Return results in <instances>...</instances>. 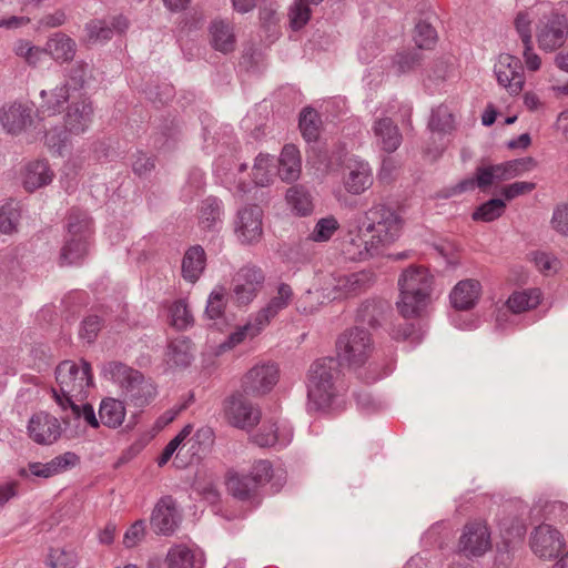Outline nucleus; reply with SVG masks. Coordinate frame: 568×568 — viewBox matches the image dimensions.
I'll use <instances>...</instances> for the list:
<instances>
[{"mask_svg": "<svg viewBox=\"0 0 568 568\" xmlns=\"http://www.w3.org/2000/svg\"><path fill=\"white\" fill-rule=\"evenodd\" d=\"M341 362L336 357L316 359L307 374V397L311 408L316 410L329 407L345 389Z\"/></svg>", "mask_w": 568, "mask_h": 568, "instance_id": "1", "label": "nucleus"}, {"mask_svg": "<svg viewBox=\"0 0 568 568\" xmlns=\"http://www.w3.org/2000/svg\"><path fill=\"white\" fill-rule=\"evenodd\" d=\"M103 375L119 385L123 400L134 407L148 406L158 394L151 378L121 362L106 363Z\"/></svg>", "mask_w": 568, "mask_h": 568, "instance_id": "2", "label": "nucleus"}, {"mask_svg": "<svg viewBox=\"0 0 568 568\" xmlns=\"http://www.w3.org/2000/svg\"><path fill=\"white\" fill-rule=\"evenodd\" d=\"M433 276L423 266H409L398 278L399 301L398 312L405 318L422 314L429 302Z\"/></svg>", "mask_w": 568, "mask_h": 568, "instance_id": "3", "label": "nucleus"}, {"mask_svg": "<svg viewBox=\"0 0 568 568\" xmlns=\"http://www.w3.org/2000/svg\"><path fill=\"white\" fill-rule=\"evenodd\" d=\"M403 226L404 220L397 210L383 203L374 204L365 211L361 222V231H365L379 248L397 241Z\"/></svg>", "mask_w": 568, "mask_h": 568, "instance_id": "4", "label": "nucleus"}, {"mask_svg": "<svg viewBox=\"0 0 568 568\" xmlns=\"http://www.w3.org/2000/svg\"><path fill=\"white\" fill-rule=\"evenodd\" d=\"M55 379L59 389L52 388V397L59 407H64L62 398L71 402L83 400L87 397L88 389L93 385L91 365L87 361L78 366L71 361L60 363L55 369Z\"/></svg>", "mask_w": 568, "mask_h": 568, "instance_id": "5", "label": "nucleus"}, {"mask_svg": "<svg viewBox=\"0 0 568 568\" xmlns=\"http://www.w3.org/2000/svg\"><path fill=\"white\" fill-rule=\"evenodd\" d=\"M91 220L85 212L72 210L68 217V236L61 248V266L80 263L88 253Z\"/></svg>", "mask_w": 568, "mask_h": 568, "instance_id": "6", "label": "nucleus"}, {"mask_svg": "<svg viewBox=\"0 0 568 568\" xmlns=\"http://www.w3.org/2000/svg\"><path fill=\"white\" fill-rule=\"evenodd\" d=\"M374 349V341L369 332L361 327L346 329L336 341L338 361H344L349 366L364 365Z\"/></svg>", "mask_w": 568, "mask_h": 568, "instance_id": "7", "label": "nucleus"}, {"mask_svg": "<svg viewBox=\"0 0 568 568\" xmlns=\"http://www.w3.org/2000/svg\"><path fill=\"white\" fill-rule=\"evenodd\" d=\"M490 535V529L485 520L467 521L457 542V552L468 559L483 557L491 549Z\"/></svg>", "mask_w": 568, "mask_h": 568, "instance_id": "8", "label": "nucleus"}, {"mask_svg": "<svg viewBox=\"0 0 568 568\" xmlns=\"http://www.w3.org/2000/svg\"><path fill=\"white\" fill-rule=\"evenodd\" d=\"M568 38V19L551 12L542 16L536 24V40L540 50L554 52L561 48Z\"/></svg>", "mask_w": 568, "mask_h": 568, "instance_id": "9", "label": "nucleus"}, {"mask_svg": "<svg viewBox=\"0 0 568 568\" xmlns=\"http://www.w3.org/2000/svg\"><path fill=\"white\" fill-rule=\"evenodd\" d=\"M265 275L255 265L241 267L232 280V297L240 306L250 304L263 286Z\"/></svg>", "mask_w": 568, "mask_h": 568, "instance_id": "10", "label": "nucleus"}, {"mask_svg": "<svg viewBox=\"0 0 568 568\" xmlns=\"http://www.w3.org/2000/svg\"><path fill=\"white\" fill-rule=\"evenodd\" d=\"M261 416L260 407L243 394L236 393L229 397L225 403V417L236 428L251 430L258 424Z\"/></svg>", "mask_w": 568, "mask_h": 568, "instance_id": "11", "label": "nucleus"}, {"mask_svg": "<svg viewBox=\"0 0 568 568\" xmlns=\"http://www.w3.org/2000/svg\"><path fill=\"white\" fill-rule=\"evenodd\" d=\"M181 519L176 500L172 496H163L154 506L150 525L155 534L170 536L178 529Z\"/></svg>", "mask_w": 568, "mask_h": 568, "instance_id": "12", "label": "nucleus"}, {"mask_svg": "<svg viewBox=\"0 0 568 568\" xmlns=\"http://www.w3.org/2000/svg\"><path fill=\"white\" fill-rule=\"evenodd\" d=\"M529 544L532 552L540 559L556 558L566 545L561 534L546 524L531 531Z\"/></svg>", "mask_w": 568, "mask_h": 568, "instance_id": "13", "label": "nucleus"}, {"mask_svg": "<svg viewBox=\"0 0 568 568\" xmlns=\"http://www.w3.org/2000/svg\"><path fill=\"white\" fill-rule=\"evenodd\" d=\"M373 282L374 274L369 271L332 275L328 283L332 292L327 293L326 296L336 300L356 295L368 288Z\"/></svg>", "mask_w": 568, "mask_h": 568, "instance_id": "14", "label": "nucleus"}, {"mask_svg": "<svg viewBox=\"0 0 568 568\" xmlns=\"http://www.w3.org/2000/svg\"><path fill=\"white\" fill-rule=\"evenodd\" d=\"M498 83L506 88L511 95L521 92L525 79L521 61L508 53L499 55L494 68Z\"/></svg>", "mask_w": 568, "mask_h": 568, "instance_id": "15", "label": "nucleus"}, {"mask_svg": "<svg viewBox=\"0 0 568 568\" xmlns=\"http://www.w3.org/2000/svg\"><path fill=\"white\" fill-rule=\"evenodd\" d=\"M278 379V368L274 364H258L252 367L243 377L242 388L252 396L264 395L275 386Z\"/></svg>", "mask_w": 568, "mask_h": 568, "instance_id": "16", "label": "nucleus"}, {"mask_svg": "<svg viewBox=\"0 0 568 568\" xmlns=\"http://www.w3.org/2000/svg\"><path fill=\"white\" fill-rule=\"evenodd\" d=\"M262 216L258 205H247L239 211L235 233L242 244H254L262 239Z\"/></svg>", "mask_w": 568, "mask_h": 568, "instance_id": "17", "label": "nucleus"}, {"mask_svg": "<svg viewBox=\"0 0 568 568\" xmlns=\"http://www.w3.org/2000/svg\"><path fill=\"white\" fill-rule=\"evenodd\" d=\"M30 438L39 445H52L61 436V422L44 412L32 415L28 423Z\"/></svg>", "mask_w": 568, "mask_h": 568, "instance_id": "18", "label": "nucleus"}, {"mask_svg": "<svg viewBox=\"0 0 568 568\" xmlns=\"http://www.w3.org/2000/svg\"><path fill=\"white\" fill-rule=\"evenodd\" d=\"M373 184L372 170L367 162L349 160L343 173L345 190L354 195L362 194Z\"/></svg>", "mask_w": 568, "mask_h": 568, "instance_id": "19", "label": "nucleus"}, {"mask_svg": "<svg viewBox=\"0 0 568 568\" xmlns=\"http://www.w3.org/2000/svg\"><path fill=\"white\" fill-rule=\"evenodd\" d=\"M32 108L14 102L0 109V123L10 134H19L32 124Z\"/></svg>", "mask_w": 568, "mask_h": 568, "instance_id": "20", "label": "nucleus"}, {"mask_svg": "<svg viewBox=\"0 0 568 568\" xmlns=\"http://www.w3.org/2000/svg\"><path fill=\"white\" fill-rule=\"evenodd\" d=\"M378 250L379 247L373 244V239L365 231H361V225L358 231L351 232L342 244V253L349 261L365 260Z\"/></svg>", "mask_w": 568, "mask_h": 568, "instance_id": "21", "label": "nucleus"}, {"mask_svg": "<svg viewBox=\"0 0 568 568\" xmlns=\"http://www.w3.org/2000/svg\"><path fill=\"white\" fill-rule=\"evenodd\" d=\"M505 180H507V174L505 175V169H503L501 163L496 165H481L476 169L475 178L466 179L458 183L454 189V193L473 190L475 186L485 190L495 182Z\"/></svg>", "mask_w": 568, "mask_h": 568, "instance_id": "22", "label": "nucleus"}, {"mask_svg": "<svg viewBox=\"0 0 568 568\" xmlns=\"http://www.w3.org/2000/svg\"><path fill=\"white\" fill-rule=\"evenodd\" d=\"M78 400L71 402L67 398H62L61 403H64V407H60L62 415L61 422L68 427H78V422L83 419L92 428L100 426V417L97 418L95 412L90 404H78Z\"/></svg>", "mask_w": 568, "mask_h": 568, "instance_id": "23", "label": "nucleus"}, {"mask_svg": "<svg viewBox=\"0 0 568 568\" xmlns=\"http://www.w3.org/2000/svg\"><path fill=\"white\" fill-rule=\"evenodd\" d=\"M93 108L88 99L73 102L68 106L64 122L65 129L74 134L83 133L92 122Z\"/></svg>", "mask_w": 568, "mask_h": 568, "instance_id": "24", "label": "nucleus"}, {"mask_svg": "<svg viewBox=\"0 0 568 568\" xmlns=\"http://www.w3.org/2000/svg\"><path fill=\"white\" fill-rule=\"evenodd\" d=\"M225 485L229 494L237 500L258 504V488L246 474L227 471Z\"/></svg>", "mask_w": 568, "mask_h": 568, "instance_id": "25", "label": "nucleus"}, {"mask_svg": "<svg viewBox=\"0 0 568 568\" xmlns=\"http://www.w3.org/2000/svg\"><path fill=\"white\" fill-rule=\"evenodd\" d=\"M293 296L292 287L286 283H281L266 306L255 314L258 324L266 327L281 311L285 310L291 304Z\"/></svg>", "mask_w": 568, "mask_h": 568, "instance_id": "26", "label": "nucleus"}, {"mask_svg": "<svg viewBox=\"0 0 568 568\" xmlns=\"http://www.w3.org/2000/svg\"><path fill=\"white\" fill-rule=\"evenodd\" d=\"M53 176V171L45 160H36L24 166L22 184L28 192H33L50 184Z\"/></svg>", "mask_w": 568, "mask_h": 568, "instance_id": "27", "label": "nucleus"}, {"mask_svg": "<svg viewBox=\"0 0 568 568\" xmlns=\"http://www.w3.org/2000/svg\"><path fill=\"white\" fill-rule=\"evenodd\" d=\"M373 132L377 144L387 153L395 152L402 144V133L390 118H382L374 122Z\"/></svg>", "mask_w": 568, "mask_h": 568, "instance_id": "28", "label": "nucleus"}, {"mask_svg": "<svg viewBox=\"0 0 568 568\" xmlns=\"http://www.w3.org/2000/svg\"><path fill=\"white\" fill-rule=\"evenodd\" d=\"M481 292L479 281L474 278L458 282L450 293V302L456 310H469L475 306Z\"/></svg>", "mask_w": 568, "mask_h": 568, "instance_id": "29", "label": "nucleus"}, {"mask_svg": "<svg viewBox=\"0 0 568 568\" xmlns=\"http://www.w3.org/2000/svg\"><path fill=\"white\" fill-rule=\"evenodd\" d=\"M302 171V161L298 149L293 144H286L278 159V175L282 181L291 183L296 181Z\"/></svg>", "mask_w": 568, "mask_h": 568, "instance_id": "30", "label": "nucleus"}, {"mask_svg": "<svg viewBox=\"0 0 568 568\" xmlns=\"http://www.w3.org/2000/svg\"><path fill=\"white\" fill-rule=\"evenodd\" d=\"M206 254L201 245L191 246L182 260V276L194 284L205 268Z\"/></svg>", "mask_w": 568, "mask_h": 568, "instance_id": "31", "label": "nucleus"}, {"mask_svg": "<svg viewBox=\"0 0 568 568\" xmlns=\"http://www.w3.org/2000/svg\"><path fill=\"white\" fill-rule=\"evenodd\" d=\"M75 42L64 33L53 34L45 43L44 54H50L55 61L67 62L75 54Z\"/></svg>", "mask_w": 568, "mask_h": 568, "instance_id": "32", "label": "nucleus"}, {"mask_svg": "<svg viewBox=\"0 0 568 568\" xmlns=\"http://www.w3.org/2000/svg\"><path fill=\"white\" fill-rule=\"evenodd\" d=\"M124 400L112 397L103 398L99 407L101 423L109 428L120 427L125 418Z\"/></svg>", "mask_w": 568, "mask_h": 568, "instance_id": "33", "label": "nucleus"}, {"mask_svg": "<svg viewBox=\"0 0 568 568\" xmlns=\"http://www.w3.org/2000/svg\"><path fill=\"white\" fill-rule=\"evenodd\" d=\"M211 43L213 48L222 53L232 52L235 48V36L230 23L214 21L210 27Z\"/></svg>", "mask_w": 568, "mask_h": 568, "instance_id": "34", "label": "nucleus"}, {"mask_svg": "<svg viewBox=\"0 0 568 568\" xmlns=\"http://www.w3.org/2000/svg\"><path fill=\"white\" fill-rule=\"evenodd\" d=\"M387 307V303L382 300L365 301L357 310V321L371 327H377Z\"/></svg>", "mask_w": 568, "mask_h": 568, "instance_id": "35", "label": "nucleus"}, {"mask_svg": "<svg viewBox=\"0 0 568 568\" xmlns=\"http://www.w3.org/2000/svg\"><path fill=\"white\" fill-rule=\"evenodd\" d=\"M168 362L179 367H186L193 358L192 343L187 337L173 339L166 352Z\"/></svg>", "mask_w": 568, "mask_h": 568, "instance_id": "36", "label": "nucleus"}, {"mask_svg": "<svg viewBox=\"0 0 568 568\" xmlns=\"http://www.w3.org/2000/svg\"><path fill=\"white\" fill-rule=\"evenodd\" d=\"M286 201L298 215H308L313 211L312 196L302 185L291 186L286 192Z\"/></svg>", "mask_w": 568, "mask_h": 568, "instance_id": "37", "label": "nucleus"}, {"mask_svg": "<svg viewBox=\"0 0 568 568\" xmlns=\"http://www.w3.org/2000/svg\"><path fill=\"white\" fill-rule=\"evenodd\" d=\"M539 302L540 292L538 290H530L513 293L506 304L509 311L515 314H519L536 307Z\"/></svg>", "mask_w": 568, "mask_h": 568, "instance_id": "38", "label": "nucleus"}, {"mask_svg": "<svg viewBox=\"0 0 568 568\" xmlns=\"http://www.w3.org/2000/svg\"><path fill=\"white\" fill-rule=\"evenodd\" d=\"M274 168L273 159L270 155H257L252 168L253 182L257 186L270 185L275 175Z\"/></svg>", "mask_w": 568, "mask_h": 568, "instance_id": "39", "label": "nucleus"}, {"mask_svg": "<svg viewBox=\"0 0 568 568\" xmlns=\"http://www.w3.org/2000/svg\"><path fill=\"white\" fill-rule=\"evenodd\" d=\"M428 128L433 133L446 134L454 130V115L447 105H439L432 111Z\"/></svg>", "mask_w": 568, "mask_h": 568, "instance_id": "40", "label": "nucleus"}, {"mask_svg": "<svg viewBox=\"0 0 568 568\" xmlns=\"http://www.w3.org/2000/svg\"><path fill=\"white\" fill-rule=\"evenodd\" d=\"M320 114L311 108H305L300 114V130L303 138L311 142L316 141L320 135Z\"/></svg>", "mask_w": 568, "mask_h": 568, "instance_id": "41", "label": "nucleus"}, {"mask_svg": "<svg viewBox=\"0 0 568 568\" xmlns=\"http://www.w3.org/2000/svg\"><path fill=\"white\" fill-rule=\"evenodd\" d=\"M40 97L43 100L42 109L54 114L70 97L69 83L65 82L63 85L57 87L50 94L45 90H42Z\"/></svg>", "mask_w": 568, "mask_h": 568, "instance_id": "42", "label": "nucleus"}, {"mask_svg": "<svg viewBox=\"0 0 568 568\" xmlns=\"http://www.w3.org/2000/svg\"><path fill=\"white\" fill-rule=\"evenodd\" d=\"M13 52L29 65L37 67L44 55V48L32 45L28 40H18L14 43Z\"/></svg>", "mask_w": 568, "mask_h": 568, "instance_id": "43", "label": "nucleus"}, {"mask_svg": "<svg viewBox=\"0 0 568 568\" xmlns=\"http://www.w3.org/2000/svg\"><path fill=\"white\" fill-rule=\"evenodd\" d=\"M506 207V204L500 199H491L481 204L474 213L475 221L491 222L498 219Z\"/></svg>", "mask_w": 568, "mask_h": 568, "instance_id": "44", "label": "nucleus"}, {"mask_svg": "<svg viewBox=\"0 0 568 568\" xmlns=\"http://www.w3.org/2000/svg\"><path fill=\"white\" fill-rule=\"evenodd\" d=\"M339 223L334 216L323 217L317 221L310 239L314 242H326L338 230Z\"/></svg>", "mask_w": 568, "mask_h": 568, "instance_id": "45", "label": "nucleus"}, {"mask_svg": "<svg viewBox=\"0 0 568 568\" xmlns=\"http://www.w3.org/2000/svg\"><path fill=\"white\" fill-rule=\"evenodd\" d=\"M306 0H294L290 7L288 18L292 29H302L311 18V9Z\"/></svg>", "mask_w": 568, "mask_h": 568, "instance_id": "46", "label": "nucleus"}, {"mask_svg": "<svg viewBox=\"0 0 568 568\" xmlns=\"http://www.w3.org/2000/svg\"><path fill=\"white\" fill-rule=\"evenodd\" d=\"M171 324L178 329H185L193 323V316L183 300L174 302L170 307Z\"/></svg>", "mask_w": 568, "mask_h": 568, "instance_id": "47", "label": "nucleus"}, {"mask_svg": "<svg viewBox=\"0 0 568 568\" xmlns=\"http://www.w3.org/2000/svg\"><path fill=\"white\" fill-rule=\"evenodd\" d=\"M168 568H192L193 554L185 546H175L166 555Z\"/></svg>", "mask_w": 568, "mask_h": 568, "instance_id": "48", "label": "nucleus"}, {"mask_svg": "<svg viewBox=\"0 0 568 568\" xmlns=\"http://www.w3.org/2000/svg\"><path fill=\"white\" fill-rule=\"evenodd\" d=\"M263 328H265V326L258 324V321H256V315H254V317L251 321H248L245 325L239 327L234 333H232L229 337L227 343H225L223 346H227L229 348H231L243 342L247 336H256Z\"/></svg>", "mask_w": 568, "mask_h": 568, "instance_id": "49", "label": "nucleus"}, {"mask_svg": "<svg viewBox=\"0 0 568 568\" xmlns=\"http://www.w3.org/2000/svg\"><path fill=\"white\" fill-rule=\"evenodd\" d=\"M221 206L216 199H206L201 207L200 223L203 229L211 230L220 220Z\"/></svg>", "mask_w": 568, "mask_h": 568, "instance_id": "50", "label": "nucleus"}, {"mask_svg": "<svg viewBox=\"0 0 568 568\" xmlns=\"http://www.w3.org/2000/svg\"><path fill=\"white\" fill-rule=\"evenodd\" d=\"M437 40L436 30L426 21H419L415 27L414 41L418 49H430Z\"/></svg>", "mask_w": 568, "mask_h": 568, "instance_id": "51", "label": "nucleus"}, {"mask_svg": "<svg viewBox=\"0 0 568 568\" xmlns=\"http://www.w3.org/2000/svg\"><path fill=\"white\" fill-rule=\"evenodd\" d=\"M503 169H505V175L507 174V180L519 176L523 173L532 170L536 168L537 162L535 159L528 156L517 160H511L501 163Z\"/></svg>", "mask_w": 568, "mask_h": 568, "instance_id": "52", "label": "nucleus"}, {"mask_svg": "<svg viewBox=\"0 0 568 568\" xmlns=\"http://www.w3.org/2000/svg\"><path fill=\"white\" fill-rule=\"evenodd\" d=\"M48 564L52 568H74L77 556L74 552L62 548L51 549L48 556Z\"/></svg>", "mask_w": 568, "mask_h": 568, "instance_id": "53", "label": "nucleus"}, {"mask_svg": "<svg viewBox=\"0 0 568 568\" xmlns=\"http://www.w3.org/2000/svg\"><path fill=\"white\" fill-rule=\"evenodd\" d=\"M225 305V290L220 287L210 294L205 313L211 320L220 318L224 313Z\"/></svg>", "mask_w": 568, "mask_h": 568, "instance_id": "54", "label": "nucleus"}, {"mask_svg": "<svg viewBox=\"0 0 568 568\" xmlns=\"http://www.w3.org/2000/svg\"><path fill=\"white\" fill-rule=\"evenodd\" d=\"M88 39L90 41H104L112 38V28L104 20H92L85 26Z\"/></svg>", "mask_w": 568, "mask_h": 568, "instance_id": "55", "label": "nucleus"}, {"mask_svg": "<svg viewBox=\"0 0 568 568\" xmlns=\"http://www.w3.org/2000/svg\"><path fill=\"white\" fill-rule=\"evenodd\" d=\"M20 219L19 211L11 204L3 205L0 210V231L4 234H11L17 230Z\"/></svg>", "mask_w": 568, "mask_h": 568, "instance_id": "56", "label": "nucleus"}, {"mask_svg": "<svg viewBox=\"0 0 568 568\" xmlns=\"http://www.w3.org/2000/svg\"><path fill=\"white\" fill-rule=\"evenodd\" d=\"M423 60V55L417 50L407 52H400L396 54L394 64L399 73H405L419 65Z\"/></svg>", "mask_w": 568, "mask_h": 568, "instance_id": "57", "label": "nucleus"}, {"mask_svg": "<svg viewBox=\"0 0 568 568\" xmlns=\"http://www.w3.org/2000/svg\"><path fill=\"white\" fill-rule=\"evenodd\" d=\"M257 488L265 485L272 477V464L268 460H257L246 474Z\"/></svg>", "mask_w": 568, "mask_h": 568, "instance_id": "58", "label": "nucleus"}, {"mask_svg": "<svg viewBox=\"0 0 568 568\" xmlns=\"http://www.w3.org/2000/svg\"><path fill=\"white\" fill-rule=\"evenodd\" d=\"M252 440L260 447H270L277 442V428L275 424H264L261 429L252 436Z\"/></svg>", "mask_w": 568, "mask_h": 568, "instance_id": "59", "label": "nucleus"}, {"mask_svg": "<svg viewBox=\"0 0 568 568\" xmlns=\"http://www.w3.org/2000/svg\"><path fill=\"white\" fill-rule=\"evenodd\" d=\"M392 336L397 341H410L412 343H418L422 339L423 334L414 324L404 323L398 324L393 328Z\"/></svg>", "mask_w": 568, "mask_h": 568, "instance_id": "60", "label": "nucleus"}, {"mask_svg": "<svg viewBox=\"0 0 568 568\" xmlns=\"http://www.w3.org/2000/svg\"><path fill=\"white\" fill-rule=\"evenodd\" d=\"M550 223L555 231L568 235V202L555 207Z\"/></svg>", "mask_w": 568, "mask_h": 568, "instance_id": "61", "label": "nucleus"}, {"mask_svg": "<svg viewBox=\"0 0 568 568\" xmlns=\"http://www.w3.org/2000/svg\"><path fill=\"white\" fill-rule=\"evenodd\" d=\"M80 458L75 453L67 452L49 462L53 476L75 466Z\"/></svg>", "mask_w": 568, "mask_h": 568, "instance_id": "62", "label": "nucleus"}, {"mask_svg": "<svg viewBox=\"0 0 568 568\" xmlns=\"http://www.w3.org/2000/svg\"><path fill=\"white\" fill-rule=\"evenodd\" d=\"M536 189V183L527 181H517L503 187L501 194L510 201L524 194H528Z\"/></svg>", "mask_w": 568, "mask_h": 568, "instance_id": "63", "label": "nucleus"}, {"mask_svg": "<svg viewBox=\"0 0 568 568\" xmlns=\"http://www.w3.org/2000/svg\"><path fill=\"white\" fill-rule=\"evenodd\" d=\"M101 329V320L97 315L88 316L83 320L82 326L80 329V337L85 339L88 343H92L98 333Z\"/></svg>", "mask_w": 568, "mask_h": 568, "instance_id": "64", "label": "nucleus"}]
</instances>
